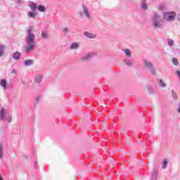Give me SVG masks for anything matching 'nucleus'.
Returning <instances> with one entry per match:
<instances>
[{
	"label": "nucleus",
	"mask_w": 180,
	"mask_h": 180,
	"mask_svg": "<svg viewBox=\"0 0 180 180\" xmlns=\"http://www.w3.org/2000/svg\"><path fill=\"white\" fill-rule=\"evenodd\" d=\"M84 36L87 37L88 39H95L96 36L94 35V34L88 32H84Z\"/></svg>",
	"instance_id": "4468645a"
},
{
	"label": "nucleus",
	"mask_w": 180,
	"mask_h": 180,
	"mask_svg": "<svg viewBox=\"0 0 180 180\" xmlns=\"http://www.w3.org/2000/svg\"><path fill=\"white\" fill-rule=\"evenodd\" d=\"M34 63V60H26L24 61V65L25 67H30V65H33Z\"/></svg>",
	"instance_id": "f8f14e48"
},
{
	"label": "nucleus",
	"mask_w": 180,
	"mask_h": 180,
	"mask_svg": "<svg viewBox=\"0 0 180 180\" xmlns=\"http://www.w3.org/2000/svg\"><path fill=\"white\" fill-rule=\"evenodd\" d=\"M176 75L179 77V78L180 79V71L179 70H176Z\"/></svg>",
	"instance_id": "e433bc0d"
},
{
	"label": "nucleus",
	"mask_w": 180,
	"mask_h": 180,
	"mask_svg": "<svg viewBox=\"0 0 180 180\" xmlns=\"http://www.w3.org/2000/svg\"><path fill=\"white\" fill-rule=\"evenodd\" d=\"M63 32L64 36H70V33H71V29L68 27H64L63 29Z\"/></svg>",
	"instance_id": "2eb2a0df"
},
{
	"label": "nucleus",
	"mask_w": 180,
	"mask_h": 180,
	"mask_svg": "<svg viewBox=\"0 0 180 180\" xmlns=\"http://www.w3.org/2000/svg\"><path fill=\"white\" fill-rule=\"evenodd\" d=\"M158 8L160 11H164V9H165V6L160 4L158 6Z\"/></svg>",
	"instance_id": "2f4dec72"
},
{
	"label": "nucleus",
	"mask_w": 180,
	"mask_h": 180,
	"mask_svg": "<svg viewBox=\"0 0 180 180\" xmlns=\"http://www.w3.org/2000/svg\"><path fill=\"white\" fill-rule=\"evenodd\" d=\"M6 116V110L2 108L0 110V120H5V117Z\"/></svg>",
	"instance_id": "423d86ee"
},
{
	"label": "nucleus",
	"mask_w": 180,
	"mask_h": 180,
	"mask_svg": "<svg viewBox=\"0 0 180 180\" xmlns=\"http://www.w3.org/2000/svg\"><path fill=\"white\" fill-rule=\"evenodd\" d=\"M179 108L177 109V112H179V113H180V103H179Z\"/></svg>",
	"instance_id": "4c0bfd02"
},
{
	"label": "nucleus",
	"mask_w": 180,
	"mask_h": 180,
	"mask_svg": "<svg viewBox=\"0 0 180 180\" xmlns=\"http://www.w3.org/2000/svg\"><path fill=\"white\" fill-rule=\"evenodd\" d=\"M41 38L44 39H48L49 32H46L45 31H41Z\"/></svg>",
	"instance_id": "bb28decb"
},
{
	"label": "nucleus",
	"mask_w": 180,
	"mask_h": 180,
	"mask_svg": "<svg viewBox=\"0 0 180 180\" xmlns=\"http://www.w3.org/2000/svg\"><path fill=\"white\" fill-rule=\"evenodd\" d=\"M0 85L2 86V88H4V89H6L8 88V82H6L5 79H1L0 81Z\"/></svg>",
	"instance_id": "f3484780"
},
{
	"label": "nucleus",
	"mask_w": 180,
	"mask_h": 180,
	"mask_svg": "<svg viewBox=\"0 0 180 180\" xmlns=\"http://www.w3.org/2000/svg\"><path fill=\"white\" fill-rule=\"evenodd\" d=\"M7 122L8 123H11V122H12V117L11 115L8 116Z\"/></svg>",
	"instance_id": "473e14b6"
},
{
	"label": "nucleus",
	"mask_w": 180,
	"mask_h": 180,
	"mask_svg": "<svg viewBox=\"0 0 180 180\" xmlns=\"http://www.w3.org/2000/svg\"><path fill=\"white\" fill-rule=\"evenodd\" d=\"M167 165H168V161H167L166 160L163 161V164H162V168L163 169H165V168H167Z\"/></svg>",
	"instance_id": "c756f323"
},
{
	"label": "nucleus",
	"mask_w": 180,
	"mask_h": 180,
	"mask_svg": "<svg viewBox=\"0 0 180 180\" xmlns=\"http://www.w3.org/2000/svg\"><path fill=\"white\" fill-rule=\"evenodd\" d=\"M82 11L79 13V15L86 18L88 20H91L92 19V16H91V13L89 12L88 7L85 4H82Z\"/></svg>",
	"instance_id": "20e7f679"
},
{
	"label": "nucleus",
	"mask_w": 180,
	"mask_h": 180,
	"mask_svg": "<svg viewBox=\"0 0 180 180\" xmlns=\"http://www.w3.org/2000/svg\"><path fill=\"white\" fill-rule=\"evenodd\" d=\"M152 25L155 29H162L164 27V18L158 13H155L152 18Z\"/></svg>",
	"instance_id": "f03ea898"
},
{
	"label": "nucleus",
	"mask_w": 180,
	"mask_h": 180,
	"mask_svg": "<svg viewBox=\"0 0 180 180\" xmlns=\"http://www.w3.org/2000/svg\"><path fill=\"white\" fill-rule=\"evenodd\" d=\"M28 6H30L31 11H36L37 9V4L33 1H30L28 3Z\"/></svg>",
	"instance_id": "6e6552de"
},
{
	"label": "nucleus",
	"mask_w": 180,
	"mask_h": 180,
	"mask_svg": "<svg viewBox=\"0 0 180 180\" xmlns=\"http://www.w3.org/2000/svg\"><path fill=\"white\" fill-rule=\"evenodd\" d=\"M147 89L150 95H153V94H155V91L154 90V89H153V86H151L150 84L147 85Z\"/></svg>",
	"instance_id": "ddd939ff"
},
{
	"label": "nucleus",
	"mask_w": 180,
	"mask_h": 180,
	"mask_svg": "<svg viewBox=\"0 0 180 180\" xmlns=\"http://www.w3.org/2000/svg\"><path fill=\"white\" fill-rule=\"evenodd\" d=\"M92 57V54L88 53L85 56L82 58V61H88L89 60H91V58Z\"/></svg>",
	"instance_id": "4be33fe9"
},
{
	"label": "nucleus",
	"mask_w": 180,
	"mask_h": 180,
	"mask_svg": "<svg viewBox=\"0 0 180 180\" xmlns=\"http://www.w3.org/2000/svg\"><path fill=\"white\" fill-rule=\"evenodd\" d=\"M167 44H169L170 47H172L174 44V40L168 38L167 39Z\"/></svg>",
	"instance_id": "cd10ccee"
},
{
	"label": "nucleus",
	"mask_w": 180,
	"mask_h": 180,
	"mask_svg": "<svg viewBox=\"0 0 180 180\" xmlns=\"http://www.w3.org/2000/svg\"><path fill=\"white\" fill-rule=\"evenodd\" d=\"M70 49V50H77V49H79V44L78 42L72 43Z\"/></svg>",
	"instance_id": "9b49d317"
},
{
	"label": "nucleus",
	"mask_w": 180,
	"mask_h": 180,
	"mask_svg": "<svg viewBox=\"0 0 180 180\" xmlns=\"http://www.w3.org/2000/svg\"><path fill=\"white\" fill-rule=\"evenodd\" d=\"M0 180H4V178L2 177V176L0 174Z\"/></svg>",
	"instance_id": "ea45409f"
},
{
	"label": "nucleus",
	"mask_w": 180,
	"mask_h": 180,
	"mask_svg": "<svg viewBox=\"0 0 180 180\" xmlns=\"http://www.w3.org/2000/svg\"><path fill=\"white\" fill-rule=\"evenodd\" d=\"M5 56V46L0 45V58L4 57Z\"/></svg>",
	"instance_id": "6ab92c4d"
},
{
	"label": "nucleus",
	"mask_w": 180,
	"mask_h": 180,
	"mask_svg": "<svg viewBox=\"0 0 180 180\" xmlns=\"http://www.w3.org/2000/svg\"><path fill=\"white\" fill-rule=\"evenodd\" d=\"M159 86L161 88L167 87V83L164 82L162 79H159Z\"/></svg>",
	"instance_id": "5701e85b"
},
{
	"label": "nucleus",
	"mask_w": 180,
	"mask_h": 180,
	"mask_svg": "<svg viewBox=\"0 0 180 180\" xmlns=\"http://www.w3.org/2000/svg\"><path fill=\"white\" fill-rule=\"evenodd\" d=\"M37 13L36 12L30 11L28 12V17L31 18V19H34Z\"/></svg>",
	"instance_id": "412c9836"
},
{
	"label": "nucleus",
	"mask_w": 180,
	"mask_h": 180,
	"mask_svg": "<svg viewBox=\"0 0 180 180\" xmlns=\"http://www.w3.org/2000/svg\"><path fill=\"white\" fill-rule=\"evenodd\" d=\"M172 96L174 101H176L178 99V94H176V92H175V90H172Z\"/></svg>",
	"instance_id": "a878e982"
},
{
	"label": "nucleus",
	"mask_w": 180,
	"mask_h": 180,
	"mask_svg": "<svg viewBox=\"0 0 180 180\" xmlns=\"http://www.w3.org/2000/svg\"><path fill=\"white\" fill-rule=\"evenodd\" d=\"M173 51H174V53L175 54H179V53H180V49H178V48H174V49H173Z\"/></svg>",
	"instance_id": "7c9ffc66"
},
{
	"label": "nucleus",
	"mask_w": 180,
	"mask_h": 180,
	"mask_svg": "<svg viewBox=\"0 0 180 180\" xmlns=\"http://www.w3.org/2000/svg\"><path fill=\"white\" fill-rule=\"evenodd\" d=\"M141 6L143 11H146V9L148 8V5L147 4V1L141 0Z\"/></svg>",
	"instance_id": "1a4fd4ad"
},
{
	"label": "nucleus",
	"mask_w": 180,
	"mask_h": 180,
	"mask_svg": "<svg viewBox=\"0 0 180 180\" xmlns=\"http://www.w3.org/2000/svg\"><path fill=\"white\" fill-rule=\"evenodd\" d=\"M143 68H145V70L147 71H150L151 75H155L157 72L155 66H154V64H153V63L148 60H143Z\"/></svg>",
	"instance_id": "7ed1b4c3"
},
{
	"label": "nucleus",
	"mask_w": 180,
	"mask_h": 180,
	"mask_svg": "<svg viewBox=\"0 0 180 180\" xmlns=\"http://www.w3.org/2000/svg\"><path fill=\"white\" fill-rule=\"evenodd\" d=\"M172 63L174 65H178V64L179 63V62L178 61V59H176V58H172Z\"/></svg>",
	"instance_id": "c85d7f7f"
},
{
	"label": "nucleus",
	"mask_w": 180,
	"mask_h": 180,
	"mask_svg": "<svg viewBox=\"0 0 180 180\" xmlns=\"http://www.w3.org/2000/svg\"><path fill=\"white\" fill-rule=\"evenodd\" d=\"M41 81H43V75H38L35 77V82L37 84H40V82H41Z\"/></svg>",
	"instance_id": "a211bd4d"
},
{
	"label": "nucleus",
	"mask_w": 180,
	"mask_h": 180,
	"mask_svg": "<svg viewBox=\"0 0 180 180\" xmlns=\"http://www.w3.org/2000/svg\"><path fill=\"white\" fill-rule=\"evenodd\" d=\"M124 64L127 65V67H129V68L133 67V65H134V63L133 62V60H130V59H129V58H125V59L124 60Z\"/></svg>",
	"instance_id": "0eeeda50"
},
{
	"label": "nucleus",
	"mask_w": 180,
	"mask_h": 180,
	"mask_svg": "<svg viewBox=\"0 0 180 180\" xmlns=\"http://www.w3.org/2000/svg\"><path fill=\"white\" fill-rule=\"evenodd\" d=\"M175 16H176V13L174 11L165 12L163 13V19L166 22H174L175 20Z\"/></svg>",
	"instance_id": "39448f33"
},
{
	"label": "nucleus",
	"mask_w": 180,
	"mask_h": 180,
	"mask_svg": "<svg viewBox=\"0 0 180 180\" xmlns=\"http://www.w3.org/2000/svg\"><path fill=\"white\" fill-rule=\"evenodd\" d=\"M122 51H124V53L126 54V56L129 58H131V51H130V49H122Z\"/></svg>",
	"instance_id": "dca6fc26"
},
{
	"label": "nucleus",
	"mask_w": 180,
	"mask_h": 180,
	"mask_svg": "<svg viewBox=\"0 0 180 180\" xmlns=\"http://www.w3.org/2000/svg\"><path fill=\"white\" fill-rule=\"evenodd\" d=\"M37 9L39 11V12H46V6L43 5L38 6Z\"/></svg>",
	"instance_id": "393cba45"
},
{
	"label": "nucleus",
	"mask_w": 180,
	"mask_h": 180,
	"mask_svg": "<svg viewBox=\"0 0 180 180\" xmlns=\"http://www.w3.org/2000/svg\"><path fill=\"white\" fill-rule=\"evenodd\" d=\"M16 4L20 6L22 5V0H16Z\"/></svg>",
	"instance_id": "72a5a7b5"
},
{
	"label": "nucleus",
	"mask_w": 180,
	"mask_h": 180,
	"mask_svg": "<svg viewBox=\"0 0 180 180\" xmlns=\"http://www.w3.org/2000/svg\"><path fill=\"white\" fill-rule=\"evenodd\" d=\"M4 158V145L0 143V160Z\"/></svg>",
	"instance_id": "b1692460"
},
{
	"label": "nucleus",
	"mask_w": 180,
	"mask_h": 180,
	"mask_svg": "<svg viewBox=\"0 0 180 180\" xmlns=\"http://www.w3.org/2000/svg\"><path fill=\"white\" fill-rule=\"evenodd\" d=\"M18 72H19V71H18V70H13L11 71V74H18Z\"/></svg>",
	"instance_id": "f704fd0d"
},
{
	"label": "nucleus",
	"mask_w": 180,
	"mask_h": 180,
	"mask_svg": "<svg viewBox=\"0 0 180 180\" xmlns=\"http://www.w3.org/2000/svg\"><path fill=\"white\" fill-rule=\"evenodd\" d=\"M177 20H179V22H180V15L177 16Z\"/></svg>",
	"instance_id": "58836bf2"
},
{
	"label": "nucleus",
	"mask_w": 180,
	"mask_h": 180,
	"mask_svg": "<svg viewBox=\"0 0 180 180\" xmlns=\"http://www.w3.org/2000/svg\"><path fill=\"white\" fill-rule=\"evenodd\" d=\"M34 39H36V36L33 34V30L32 27L27 28V36L25 37L26 46H25V52L27 54L32 53L34 50V47L36 46Z\"/></svg>",
	"instance_id": "f257e3e1"
},
{
	"label": "nucleus",
	"mask_w": 180,
	"mask_h": 180,
	"mask_svg": "<svg viewBox=\"0 0 180 180\" xmlns=\"http://www.w3.org/2000/svg\"><path fill=\"white\" fill-rule=\"evenodd\" d=\"M20 57H22V53L19 51H16L13 53V58L14 60H20Z\"/></svg>",
	"instance_id": "9d476101"
},
{
	"label": "nucleus",
	"mask_w": 180,
	"mask_h": 180,
	"mask_svg": "<svg viewBox=\"0 0 180 180\" xmlns=\"http://www.w3.org/2000/svg\"><path fill=\"white\" fill-rule=\"evenodd\" d=\"M34 167H35L36 169H39V166H37V161L34 162Z\"/></svg>",
	"instance_id": "c9c22d12"
},
{
	"label": "nucleus",
	"mask_w": 180,
	"mask_h": 180,
	"mask_svg": "<svg viewBox=\"0 0 180 180\" xmlns=\"http://www.w3.org/2000/svg\"><path fill=\"white\" fill-rule=\"evenodd\" d=\"M39 103H40V96H36L34 101V106L36 108V106L39 105Z\"/></svg>",
	"instance_id": "aec40b11"
}]
</instances>
